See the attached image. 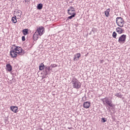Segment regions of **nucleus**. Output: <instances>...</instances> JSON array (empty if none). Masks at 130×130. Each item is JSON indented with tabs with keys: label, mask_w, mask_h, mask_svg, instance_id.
I'll list each match as a JSON object with an SVG mask.
<instances>
[{
	"label": "nucleus",
	"mask_w": 130,
	"mask_h": 130,
	"mask_svg": "<svg viewBox=\"0 0 130 130\" xmlns=\"http://www.w3.org/2000/svg\"><path fill=\"white\" fill-rule=\"evenodd\" d=\"M10 53L11 57L15 58L18 56V54H19V55H23L25 52H24V51H23V49H22L21 47L13 45V47L12 48V50L10 52Z\"/></svg>",
	"instance_id": "f257e3e1"
},
{
	"label": "nucleus",
	"mask_w": 130,
	"mask_h": 130,
	"mask_svg": "<svg viewBox=\"0 0 130 130\" xmlns=\"http://www.w3.org/2000/svg\"><path fill=\"white\" fill-rule=\"evenodd\" d=\"M71 83L72 84L73 88L75 89H80L82 86L81 82H79V80L77 78L73 77L71 80Z\"/></svg>",
	"instance_id": "f03ea898"
},
{
	"label": "nucleus",
	"mask_w": 130,
	"mask_h": 130,
	"mask_svg": "<svg viewBox=\"0 0 130 130\" xmlns=\"http://www.w3.org/2000/svg\"><path fill=\"white\" fill-rule=\"evenodd\" d=\"M116 23L119 27H122L124 25V20L121 17H117L116 19Z\"/></svg>",
	"instance_id": "7ed1b4c3"
},
{
	"label": "nucleus",
	"mask_w": 130,
	"mask_h": 130,
	"mask_svg": "<svg viewBox=\"0 0 130 130\" xmlns=\"http://www.w3.org/2000/svg\"><path fill=\"white\" fill-rule=\"evenodd\" d=\"M75 12H76V10L74 7H69V9H68V14L69 15H77Z\"/></svg>",
	"instance_id": "20e7f679"
},
{
	"label": "nucleus",
	"mask_w": 130,
	"mask_h": 130,
	"mask_svg": "<svg viewBox=\"0 0 130 130\" xmlns=\"http://www.w3.org/2000/svg\"><path fill=\"white\" fill-rule=\"evenodd\" d=\"M36 32L39 34V36H42V35H43L45 32V29L43 26H40L37 29Z\"/></svg>",
	"instance_id": "39448f33"
},
{
	"label": "nucleus",
	"mask_w": 130,
	"mask_h": 130,
	"mask_svg": "<svg viewBox=\"0 0 130 130\" xmlns=\"http://www.w3.org/2000/svg\"><path fill=\"white\" fill-rule=\"evenodd\" d=\"M22 11L19 10L14 12V15L15 17H16L18 19H21L22 18Z\"/></svg>",
	"instance_id": "423d86ee"
},
{
	"label": "nucleus",
	"mask_w": 130,
	"mask_h": 130,
	"mask_svg": "<svg viewBox=\"0 0 130 130\" xmlns=\"http://www.w3.org/2000/svg\"><path fill=\"white\" fill-rule=\"evenodd\" d=\"M126 39V35H122L119 38L118 41L119 43H124V42H125Z\"/></svg>",
	"instance_id": "0eeeda50"
},
{
	"label": "nucleus",
	"mask_w": 130,
	"mask_h": 130,
	"mask_svg": "<svg viewBox=\"0 0 130 130\" xmlns=\"http://www.w3.org/2000/svg\"><path fill=\"white\" fill-rule=\"evenodd\" d=\"M105 102L110 106V107H113L114 106V104L112 103V101L109 100L108 98L105 99Z\"/></svg>",
	"instance_id": "6e6552de"
},
{
	"label": "nucleus",
	"mask_w": 130,
	"mask_h": 130,
	"mask_svg": "<svg viewBox=\"0 0 130 130\" xmlns=\"http://www.w3.org/2000/svg\"><path fill=\"white\" fill-rule=\"evenodd\" d=\"M45 76H47V75H49V72L51 71L50 69V67L48 66V67H46L45 68Z\"/></svg>",
	"instance_id": "1a4fd4ad"
},
{
	"label": "nucleus",
	"mask_w": 130,
	"mask_h": 130,
	"mask_svg": "<svg viewBox=\"0 0 130 130\" xmlns=\"http://www.w3.org/2000/svg\"><path fill=\"white\" fill-rule=\"evenodd\" d=\"M90 105H91V103L90 102H85L83 104L84 108H89L90 107Z\"/></svg>",
	"instance_id": "9d476101"
},
{
	"label": "nucleus",
	"mask_w": 130,
	"mask_h": 130,
	"mask_svg": "<svg viewBox=\"0 0 130 130\" xmlns=\"http://www.w3.org/2000/svg\"><path fill=\"white\" fill-rule=\"evenodd\" d=\"M12 70L13 68L11 64H7L6 65V71H8V72H12Z\"/></svg>",
	"instance_id": "9b49d317"
},
{
	"label": "nucleus",
	"mask_w": 130,
	"mask_h": 130,
	"mask_svg": "<svg viewBox=\"0 0 130 130\" xmlns=\"http://www.w3.org/2000/svg\"><path fill=\"white\" fill-rule=\"evenodd\" d=\"M10 109L12 110V111L16 113L18 111V107L16 106H11L10 107Z\"/></svg>",
	"instance_id": "f8f14e48"
},
{
	"label": "nucleus",
	"mask_w": 130,
	"mask_h": 130,
	"mask_svg": "<svg viewBox=\"0 0 130 130\" xmlns=\"http://www.w3.org/2000/svg\"><path fill=\"white\" fill-rule=\"evenodd\" d=\"M39 37V34L37 31H36L34 33V36H33L34 40H37Z\"/></svg>",
	"instance_id": "ddd939ff"
},
{
	"label": "nucleus",
	"mask_w": 130,
	"mask_h": 130,
	"mask_svg": "<svg viewBox=\"0 0 130 130\" xmlns=\"http://www.w3.org/2000/svg\"><path fill=\"white\" fill-rule=\"evenodd\" d=\"M81 57V53H78L74 55V60H78Z\"/></svg>",
	"instance_id": "4468645a"
},
{
	"label": "nucleus",
	"mask_w": 130,
	"mask_h": 130,
	"mask_svg": "<svg viewBox=\"0 0 130 130\" xmlns=\"http://www.w3.org/2000/svg\"><path fill=\"white\" fill-rule=\"evenodd\" d=\"M116 30L118 34H121L123 32V29L119 27H117Z\"/></svg>",
	"instance_id": "2eb2a0df"
},
{
	"label": "nucleus",
	"mask_w": 130,
	"mask_h": 130,
	"mask_svg": "<svg viewBox=\"0 0 130 130\" xmlns=\"http://www.w3.org/2000/svg\"><path fill=\"white\" fill-rule=\"evenodd\" d=\"M110 13V9H108L105 11V15L106 17H109V13Z\"/></svg>",
	"instance_id": "dca6fc26"
},
{
	"label": "nucleus",
	"mask_w": 130,
	"mask_h": 130,
	"mask_svg": "<svg viewBox=\"0 0 130 130\" xmlns=\"http://www.w3.org/2000/svg\"><path fill=\"white\" fill-rule=\"evenodd\" d=\"M45 66H44V64H43V63H42L40 64V65L39 66V70L40 71H43V70H44V69H45Z\"/></svg>",
	"instance_id": "f3484780"
},
{
	"label": "nucleus",
	"mask_w": 130,
	"mask_h": 130,
	"mask_svg": "<svg viewBox=\"0 0 130 130\" xmlns=\"http://www.w3.org/2000/svg\"><path fill=\"white\" fill-rule=\"evenodd\" d=\"M11 21L12 23H14V24H16V23H17V17H13L12 18Z\"/></svg>",
	"instance_id": "a211bd4d"
},
{
	"label": "nucleus",
	"mask_w": 130,
	"mask_h": 130,
	"mask_svg": "<svg viewBox=\"0 0 130 130\" xmlns=\"http://www.w3.org/2000/svg\"><path fill=\"white\" fill-rule=\"evenodd\" d=\"M42 8H43V5H42V4H39L38 5L37 9L38 10H42Z\"/></svg>",
	"instance_id": "6ab92c4d"
},
{
	"label": "nucleus",
	"mask_w": 130,
	"mask_h": 130,
	"mask_svg": "<svg viewBox=\"0 0 130 130\" xmlns=\"http://www.w3.org/2000/svg\"><path fill=\"white\" fill-rule=\"evenodd\" d=\"M71 16L68 17L67 20H72L73 18H75L76 14H70Z\"/></svg>",
	"instance_id": "aec40b11"
},
{
	"label": "nucleus",
	"mask_w": 130,
	"mask_h": 130,
	"mask_svg": "<svg viewBox=\"0 0 130 130\" xmlns=\"http://www.w3.org/2000/svg\"><path fill=\"white\" fill-rule=\"evenodd\" d=\"M29 30H28V29H24L22 30V32H23V34L24 35H27V34H28V31Z\"/></svg>",
	"instance_id": "412c9836"
},
{
	"label": "nucleus",
	"mask_w": 130,
	"mask_h": 130,
	"mask_svg": "<svg viewBox=\"0 0 130 130\" xmlns=\"http://www.w3.org/2000/svg\"><path fill=\"white\" fill-rule=\"evenodd\" d=\"M115 96L118 97L119 98H121L122 97V95L120 93H116Z\"/></svg>",
	"instance_id": "4be33fe9"
},
{
	"label": "nucleus",
	"mask_w": 130,
	"mask_h": 130,
	"mask_svg": "<svg viewBox=\"0 0 130 130\" xmlns=\"http://www.w3.org/2000/svg\"><path fill=\"white\" fill-rule=\"evenodd\" d=\"M112 36L113 38H116V36H117V34L115 31H114L112 34Z\"/></svg>",
	"instance_id": "5701e85b"
},
{
	"label": "nucleus",
	"mask_w": 130,
	"mask_h": 130,
	"mask_svg": "<svg viewBox=\"0 0 130 130\" xmlns=\"http://www.w3.org/2000/svg\"><path fill=\"white\" fill-rule=\"evenodd\" d=\"M51 67H52V68H56V67H57V65H56L55 64H52L51 65Z\"/></svg>",
	"instance_id": "b1692460"
},
{
	"label": "nucleus",
	"mask_w": 130,
	"mask_h": 130,
	"mask_svg": "<svg viewBox=\"0 0 130 130\" xmlns=\"http://www.w3.org/2000/svg\"><path fill=\"white\" fill-rule=\"evenodd\" d=\"M102 120L103 122H106V118H102Z\"/></svg>",
	"instance_id": "393cba45"
},
{
	"label": "nucleus",
	"mask_w": 130,
	"mask_h": 130,
	"mask_svg": "<svg viewBox=\"0 0 130 130\" xmlns=\"http://www.w3.org/2000/svg\"><path fill=\"white\" fill-rule=\"evenodd\" d=\"M25 3H27L28 4H30V0H24Z\"/></svg>",
	"instance_id": "a878e982"
},
{
	"label": "nucleus",
	"mask_w": 130,
	"mask_h": 130,
	"mask_svg": "<svg viewBox=\"0 0 130 130\" xmlns=\"http://www.w3.org/2000/svg\"><path fill=\"white\" fill-rule=\"evenodd\" d=\"M22 41H25V36H23L22 37Z\"/></svg>",
	"instance_id": "bb28decb"
},
{
	"label": "nucleus",
	"mask_w": 130,
	"mask_h": 130,
	"mask_svg": "<svg viewBox=\"0 0 130 130\" xmlns=\"http://www.w3.org/2000/svg\"><path fill=\"white\" fill-rule=\"evenodd\" d=\"M69 129H72L71 127H68Z\"/></svg>",
	"instance_id": "cd10ccee"
},
{
	"label": "nucleus",
	"mask_w": 130,
	"mask_h": 130,
	"mask_svg": "<svg viewBox=\"0 0 130 130\" xmlns=\"http://www.w3.org/2000/svg\"><path fill=\"white\" fill-rule=\"evenodd\" d=\"M84 98H85V99H86L85 97H83L82 99H84Z\"/></svg>",
	"instance_id": "c85d7f7f"
}]
</instances>
